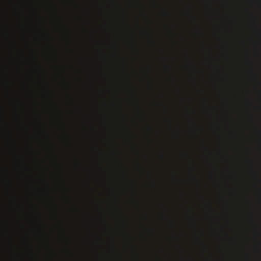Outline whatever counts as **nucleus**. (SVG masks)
I'll return each instance as SVG.
<instances>
[{"label": "nucleus", "instance_id": "20e7f679", "mask_svg": "<svg viewBox=\"0 0 261 261\" xmlns=\"http://www.w3.org/2000/svg\"><path fill=\"white\" fill-rule=\"evenodd\" d=\"M35 133L38 135H43L45 133V130L44 126L37 128L35 130Z\"/></svg>", "mask_w": 261, "mask_h": 261}, {"label": "nucleus", "instance_id": "f03ea898", "mask_svg": "<svg viewBox=\"0 0 261 261\" xmlns=\"http://www.w3.org/2000/svg\"><path fill=\"white\" fill-rule=\"evenodd\" d=\"M10 133L11 135H22L29 133L28 129L19 124L17 126H11L10 128Z\"/></svg>", "mask_w": 261, "mask_h": 261}, {"label": "nucleus", "instance_id": "1a4fd4ad", "mask_svg": "<svg viewBox=\"0 0 261 261\" xmlns=\"http://www.w3.org/2000/svg\"><path fill=\"white\" fill-rule=\"evenodd\" d=\"M12 250L13 251V252L15 254L16 253V248L14 246V244L13 243H12Z\"/></svg>", "mask_w": 261, "mask_h": 261}, {"label": "nucleus", "instance_id": "f8f14e48", "mask_svg": "<svg viewBox=\"0 0 261 261\" xmlns=\"http://www.w3.org/2000/svg\"><path fill=\"white\" fill-rule=\"evenodd\" d=\"M254 130H255V133H259V132L256 128H255Z\"/></svg>", "mask_w": 261, "mask_h": 261}, {"label": "nucleus", "instance_id": "6e6552de", "mask_svg": "<svg viewBox=\"0 0 261 261\" xmlns=\"http://www.w3.org/2000/svg\"><path fill=\"white\" fill-rule=\"evenodd\" d=\"M201 128H198V127H196L194 129H193V132L194 133H199L200 130H201Z\"/></svg>", "mask_w": 261, "mask_h": 261}, {"label": "nucleus", "instance_id": "423d86ee", "mask_svg": "<svg viewBox=\"0 0 261 261\" xmlns=\"http://www.w3.org/2000/svg\"><path fill=\"white\" fill-rule=\"evenodd\" d=\"M11 190L13 192V195L17 199H18V196L17 195V193L14 190V187H13V182L11 181Z\"/></svg>", "mask_w": 261, "mask_h": 261}, {"label": "nucleus", "instance_id": "f257e3e1", "mask_svg": "<svg viewBox=\"0 0 261 261\" xmlns=\"http://www.w3.org/2000/svg\"><path fill=\"white\" fill-rule=\"evenodd\" d=\"M4 107H3V44H1V147H104V146H54V145H5L4 141Z\"/></svg>", "mask_w": 261, "mask_h": 261}, {"label": "nucleus", "instance_id": "7ed1b4c3", "mask_svg": "<svg viewBox=\"0 0 261 261\" xmlns=\"http://www.w3.org/2000/svg\"><path fill=\"white\" fill-rule=\"evenodd\" d=\"M21 162V160L20 158L17 156L14 157L12 160L13 169L15 170L18 169L20 165Z\"/></svg>", "mask_w": 261, "mask_h": 261}, {"label": "nucleus", "instance_id": "9b49d317", "mask_svg": "<svg viewBox=\"0 0 261 261\" xmlns=\"http://www.w3.org/2000/svg\"><path fill=\"white\" fill-rule=\"evenodd\" d=\"M62 131L65 133V126H63L62 127Z\"/></svg>", "mask_w": 261, "mask_h": 261}, {"label": "nucleus", "instance_id": "9d476101", "mask_svg": "<svg viewBox=\"0 0 261 261\" xmlns=\"http://www.w3.org/2000/svg\"><path fill=\"white\" fill-rule=\"evenodd\" d=\"M147 129L149 132H151L152 131V128L150 126H148Z\"/></svg>", "mask_w": 261, "mask_h": 261}, {"label": "nucleus", "instance_id": "39448f33", "mask_svg": "<svg viewBox=\"0 0 261 261\" xmlns=\"http://www.w3.org/2000/svg\"><path fill=\"white\" fill-rule=\"evenodd\" d=\"M11 96H12L13 102L15 105L16 103V102H17L18 101V99L16 95V94L13 92H11Z\"/></svg>", "mask_w": 261, "mask_h": 261}, {"label": "nucleus", "instance_id": "0eeeda50", "mask_svg": "<svg viewBox=\"0 0 261 261\" xmlns=\"http://www.w3.org/2000/svg\"><path fill=\"white\" fill-rule=\"evenodd\" d=\"M12 45L13 47V49L15 51L17 50V44L15 41H14L13 39H12Z\"/></svg>", "mask_w": 261, "mask_h": 261}]
</instances>
